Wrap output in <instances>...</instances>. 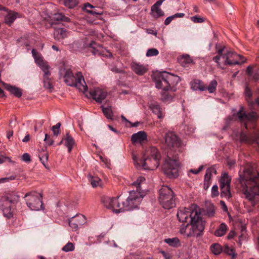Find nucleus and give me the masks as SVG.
Returning a JSON list of instances; mask_svg holds the SVG:
<instances>
[{
	"label": "nucleus",
	"instance_id": "423d86ee",
	"mask_svg": "<svg viewBox=\"0 0 259 259\" xmlns=\"http://www.w3.org/2000/svg\"><path fill=\"white\" fill-rule=\"evenodd\" d=\"M159 201L165 209H170L176 206L173 191L167 186H162L159 190Z\"/></svg>",
	"mask_w": 259,
	"mask_h": 259
},
{
	"label": "nucleus",
	"instance_id": "052dcab7",
	"mask_svg": "<svg viewBox=\"0 0 259 259\" xmlns=\"http://www.w3.org/2000/svg\"><path fill=\"white\" fill-rule=\"evenodd\" d=\"M203 168V165H200L198 169H190V172L194 174H198L199 172H200Z\"/></svg>",
	"mask_w": 259,
	"mask_h": 259
},
{
	"label": "nucleus",
	"instance_id": "4468645a",
	"mask_svg": "<svg viewBox=\"0 0 259 259\" xmlns=\"http://www.w3.org/2000/svg\"><path fill=\"white\" fill-rule=\"evenodd\" d=\"M90 94L91 96L98 103H101L107 96L106 92L99 88H95L90 91Z\"/></svg>",
	"mask_w": 259,
	"mask_h": 259
},
{
	"label": "nucleus",
	"instance_id": "de8ad7c7",
	"mask_svg": "<svg viewBox=\"0 0 259 259\" xmlns=\"http://www.w3.org/2000/svg\"><path fill=\"white\" fill-rule=\"evenodd\" d=\"M78 0H64V4L66 7L71 9L75 7L78 4Z\"/></svg>",
	"mask_w": 259,
	"mask_h": 259
},
{
	"label": "nucleus",
	"instance_id": "2f4dec72",
	"mask_svg": "<svg viewBox=\"0 0 259 259\" xmlns=\"http://www.w3.org/2000/svg\"><path fill=\"white\" fill-rule=\"evenodd\" d=\"M221 195L222 197L229 199L231 197L230 186H220Z\"/></svg>",
	"mask_w": 259,
	"mask_h": 259
},
{
	"label": "nucleus",
	"instance_id": "4d7b16f0",
	"mask_svg": "<svg viewBox=\"0 0 259 259\" xmlns=\"http://www.w3.org/2000/svg\"><path fill=\"white\" fill-rule=\"evenodd\" d=\"M191 20L194 23H202L204 21L203 18L198 16H195L191 17Z\"/></svg>",
	"mask_w": 259,
	"mask_h": 259
},
{
	"label": "nucleus",
	"instance_id": "bf43d9fd",
	"mask_svg": "<svg viewBox=\"0 0 259 259\" xmlns=\"http://www.w3.org/2000/svg\"><path fill=\"white\" fill-rule=\"evenodd\" d=\"M22 160L26 162H30L31 161L30 155L27 153L23 154L22 156Z\"/></svg>",
	"mask_w": 259,
	"mask_h": 259
},
{
	"label": "nucleus",
	"instance_id": "4be33fe9",
	"mask_svg": "<svg viewBox=\"0 0 259 259\" xmlns=\"http://www.w3.org/2000/svg\"><path fill=\"white\" fill-rule=\"evenodd\" d=\"M14 205L6 204L5 202H3L2 204V211L4 215L8 219H11L13 217L14 213Z\"/></svg>",
	"mask_w": 259,
	"mask_h": 259
},
{
	"label": "nucleus",
	"instance_id": "f704fd0d",
	"mask_svg": "<svg viewBox=\"0 0 259 259\" xmlns=\"http://www.w3.org/2000/svg\"><path fill=\"white\" fill-rule=\"evenodd\" d=\"M31 52L32 56L34 59L35 62L38 66H39L40 64L41 65L42 64L46 62L43 60L41 55L39 53H38L35 49H33Z\"/></svg>",
	"mask_w": 259,
	"mask_h": 259
},
{
	"label": "nucleus",
	"instance_id": "864d4df0",
	"mask_svg": "<svg viewBox=\"0 0 259 259\" xmlns=\"http://www.w3.org/2000/svg\"><path fill=\"white\" fill-rule=\"evenodd\" d=\"M245 98L246 101L249 103L250 98L252 96V93L251 90L247 87H246L245 90Z\"/></svg>",
	"mask_w": 259,
	"mask_h": 259
},
{
	"label": "nucleus",
	"instance_id": "6ab92c4d",
	"mask_svg": "<svg viewBox=\"0 0 259 259\" xmlns=\"http://www.w3.org/2000/svg\"><path fill=\"white\" fill-rule=\"evenodd\" d=\"M64 143L65 146L67 148L68 151L70 153L73 147L75 145V141L72 137L67 133L66 135L62 138L61 141L59 143L60 145L61 143Z\"/></svg>",
	"mask_w": 259,
	"mask_h": 259
},
{
	"label": "nucleus",
	"instance_id": "13d9d810",
	"mask_svg": "<svg viewBox=\"0 0 259 259\" xmlns=\"http://www.w3.org/2000/svg\"><path fill=\"white\" fill-rule=\"evenodd\" d=\"M44 141L46 142L49 146L53 145L54 143V140L51 139L50 136L47 134H45Z\"/></svg>",
	"mask_w": 259,
	"mask_h": 259
},
{
	"label": "nucleus",
	"instance_id": "c03bdc74",
	"mask_svg": "<svg viewBox=\"0 0 259 259\" xmlns=\"http://www.w3.org/2000/svg\"><path fill=\"white\" fill-rule=\"evenodd\" d=\"M246 71L249 76L252 78L254 80L259 79V73H254L252 72V68L251 66H248L247 68Z\"/></svg>",
	"mask_w": 259,
	"mask_h": 259
},
{
	"label": "nucleus",
	"instance_id": "412c9836",
	"mask_svg": "<svg viewBox=\"0 0 259 259\" xmlns=\"http://www.w3.org/2000/svg\"><path fill=\"white\" fill-rule=\"evenodd\" d=\"M191 88L193 91H204L206 90V87L203 82L197 79H193L190 82Z\"/></svg>",
	"mask_w": 259,
	"mask_h": 259
},
{
	"label": "nucleus",
	"instance_id": "a18cd8bd",
	"mask_svg": "<svg viewBox=\"0 0 259 259\" xmlns=\"http://www.w3.org/2000/svg\"><path fill=\"white\" fill-rule=\"evenodd\" d=\"M164 241L172 247H176L178 244V238L176 237L165 239Z\"/></svg>",
	"mask_w": 259,
	"mask_h": 259
},
{
	"label": "nucleus",
	"instance_id": "72a5a7b5",
	"mask_svg": "<svg viewBox=\"0 0 259 259\" xmlns=\"http://www.w3.org/2000/svg\"><path fill=\"white\" fill-rule=\"evenodd\" d=\"M227 230V226L224 223H222L215 230L214 234L216 236L221 237L225 234Z\"/></svg>",
	"mask_w": 259,
	"mask_h": 259
},
{
	"label": "nucleus",
	"instance_id": "2eb2a0df",
	"mask_svg": "<svg viewBox=\"0 0 259 259\" xmlns=\"http://www.w3.org/2000/svg\"><path fill=\"white\" fill-rule=\"evenodd\" d=\"M165 144L169 148L174 147L177 144L178 137L175 133L168 131L164 137Z\"/></svg>",
	"mask_w": 259,
	"mask_h": 259
},
{
	"label": "nucleus",
	"instance_id": "e2e57ef3",
	"mask_svg": "<svg viewBox=\"0 0 259 259\" xmlns=\"http://www.w3.org/2000/svg\"><path fill=\"white\" fill-rule=\"evenodd\" d=\"M210 185V181H204L203 188L206 190H207Z\"/></svg>",
	"mask_w": 259,
	"mask_h": 259
},
{
	"label": "nucleus",
	"instance_id": "49530a36",
	"mask_svg": "<svg viewBox=\"0 0 259 259\" xmlns=\"http://www.w3.org/2000/svg\"><path fill=\"white\" fill-rule=\"evenodd\" d=\"M223 251H224V252L226 254L231 255L232 258H234L235 256L234 249L233 248L229 247L228 245H225L224 246Z\"/></svg>",
	"mask_w": 259,
	"mask_h": 259
},
{
	"label": "nucleus",
	"instance_id": "7ed1b4c3",
	"mask_svg": "<svg viewBox=\"0 0 259 259\" xmlns=\"http://www.w3.org/2000/svg\"><path fill=\"white\" fill-rule=\"evenodd\" d=\"M145 181V179L144 177H140L132 184L136 190L130 191V195L125 202H122L123 211L131 210L138 207L144 197L141 185Z\"/></svg>",
	"mask_w": 259,
	"mask_h": 259
},
{
	"label": "nucleus",
	"instance_id": "ea45409f",
	"mask_svg": "<svg viewBox=\"0 0 259 259\" xmlns=\"http://www.w3.org/2000/svg\"><path fill=\"white\" fill-rule=\"evenodd\" d=\"M210 249L212 252L215 255L219 254L223 251L222 247L218 243H214L211 245Z\"/></svg>",
	"mask_w": 259,
	"mask_h": 259
},
{
	"label": "nucleus",
	"instance_id": "6e6d98bb",
	"mask_svg": "<svg viewBox=\"0 0 259 259\" xmlns=\"http://www.w3.org/2000/svg\"><path fill=\"white\" fill-rule=\"evenodd\" d=\"M177 17H178V13H176L175 15L167 17L164 21V24L165 25H168L173 19Z\"/></svg>",
	"mask_w": 259,
	"mask_h": 259
},
{
	"label": "nucleus",
	"instance_id": "0e129e2a",
	"mask_svg": "<svg viewBox=\"0 0 259 259\" xmlns=\"http://www.w3.org/2000/svg\"><path fill=\"white\" fill-rule=\"evenodd\" d=\"M246 238V236L244 234H242L239 236V243L240 245L241 244V242Z\"/></svg>",
	"mask_w": 259,
	"mask_h": 259
},
{
	"label": "nucleus",
	"instance_id": "79ce46f5",
	"mask_svg": "<svg viewBox=\"0 0 259 259\" xmlns=\"http://www.w3.org/2000/svg\"><path fill=\"white\" fill-rule=\"evenodd\" d=\"M44 86L46 89L52 91L53 89V85L50 77L44 78Z\"/></svg>",
	"mask_w": 259,
	"mask_h": 259
},
{
	"label": "nucleus",
	"instance_id": "dca6fc26",
	"mask_svg": "<svg viewBox=\"0 0 259 259\" xmlns=\"http://www.w3.org/2000/svg\"><path fill=\"white\" fill-rule=\"evenodd\" d=\"M144 157L152 158L160 160L161 158V155L158 150L155 147L151 146L148 148L144 154Z\"/></svg>",
	"mask_w": 259,
	"mask_h": 259
},
{
	"label": "nucleus",
	"instance_id": "5fc2aeb1",
	"mask_svg": "<svg viewBox=\"0 0 259 259\" xmlns=\"http://www.w3.org/2000/svg\"><path fill=\"white\" fill-rule=\"evenodd\" d=\"M219 194L218 187L217 185H214L211 188V197L214 198L218 196Z\"/></svg>",
	"mask_w": 259,
	"mask_h": 259
},
{
	"label": "nucleus",
	"instance_id": "a211bd4d",
	"mask_svg": "<svg viewBox=\"0 0 259 259\" xmlns=\"http://www.w3.org/2000/svg\"><path fill=\"white\" fill-rule=\"evenodd\" d=\"M19 196L16 192H9L6 193L4 197L6 204H14L19 200Z\"/></svg>",
	"mask_w": 259,
	"mask_h": 259
},
{
	"label": "nucleus",
	"instance_id": "f257e3e1",
	"mask_svg": "<svg viewBox=\"0 0 259 259\" xmlns=\"http://www.w3.org/2000/svg\"><path fill=\"white\" fill-rule=\"evenodd\" d=\"M179 222H182L179 233L187 237L198 236L204 229L201 214L197 210L191 212L189 208L179 212Z\"/></svg>",
	"mask_w": 259,
	"mask_h": 259
},
{
	"label": "nucleus",
	"instance_id": "c756f323",
	"mask_svg": "<svg viewBox=\"0 0 259 259\" xmlns=\"http://www.w3.org/2000/svg\"><path fill=\"white\" fill-rule=\"evenodd\" d=\"M18 14L13 11H10L6 16L5 18V22L9 25L11 24L16 18L18 17Z\"/></svg>",
	"mask_w": 259,
	"mask_h": 259
},
{
	"label": "nucleus",
	"instance_id": "473e14b6",
	"mask_svg": "<svg viewBox=\"0 0 259 259\" xmlns=\"http://www.w3.org/2000/svg\"><path fill=\"white\" fill-rule=\"evenodd\" d=\"M231 179L227 173L223 174L220 180V186H230Z\"/></svg>",
	"mask_w": 259,
	"mask_h": 259
},
{
	"label": "nucleus",
	"instance_id": "338daca9",
	"mask_svg": "<svg viewBox=\"0 0 259 259\" xmlns=\"http://www.w3.org/2000/svg\"><path fill=\"white\" fill-rule=\"evenodd\" d=\"M234 236H235V232L234 231H231L229 234V235L228 236V238L229 239H231V238H233Z\"/></svg>",
	"mask_w": 259,
	"mask_h": 259
},
{
	"label": "nucleus",
	"instance_id": "774afa93",
	"mask_svg": "<svg viewBox=\"0 0 259 259\" xmlns=\"http://www.w3.org/2000/svg\"><path fill=\"white\" fill-rule=\"evenodd\" d=\"M29 140V135H27L26 136H25V137L23 138V139L22 140V141L23 142H28V141Z\"/></svg>",
	"mask_w": 259,
	"mask_h": 259
},
{
	"label": "nucleus",
	"instance_id": "f3484780",
	"mask_svg": "<svg viewBox=\"0 0 259 259\" xmlns=\"http://www.w3.org/2000/svg\"><path fill=\"white\" fill-rule=\"evenodd\" d=\"M147 135L144 131H140L134 134L131 137V141L133 143L142 144L147 141Z\"/></svg>",
	"mask_w": 259,
	"mask_h": 259
},
{
	"label": "nucleus",
	"instance_id": "6e6552de",
	"mask_svg": "<svg viewBox=\"0 0 259 259\" xmlns=\"http://www.w3.org/2000/svg\"><path fill=\"white\" fill-rule=\"evenodd\" d=\"M233 116L237 118V119L243 124L245 128H248L249 123H253L257 119L258 116L256 112H250L248 113H246L244 111V108L243 106H240V109L236 114H234Z\"/></svg>",
	"mask_w": 259,
	"mask_h": 259
},
{
	"label": "nucleus",
	"instance_id": "9d476101",
	"mask_svg": "<svg viewBox=\"0 0 259 259\" xmlns=\"http://www.w3.org/2000/svg\"><path fill=\"white\" fill-rule=\"evenodd\" d=\"M135 165L137 168H142L145 170H153L159 165L160 160L143 156V159H138L136 156L133 155Z\"/></svg>",
	"mask_w": 259,
	"mask_h": 259
},
{
	"label": "nucleus",
	"instance_id": "69168bd1",
	"mask_svg": "<svg viewBox=\"0 0 259 259\" xmlns=\"http://www.w3.org/2000/svg\"><path fill=\"white\" fill-rule=\"evenodd\" d=\"M13 131H9L7 132V138L9 140L11 139V138L13 136Z\"/></svg>",
	"mask_w": 259,
	"mask_h": 259
},
{
	"label": "nucleus",
	"instance_id": "09e8293b",
	"mask_svg": "<svg viewBox=\"0 0 259 259\" xmlns=\"http://www.w3.org/2000/svg\"><path fill=\"white\" fill-rule=\"evenodd\" d=\"M94 6L89 3H86L84 4V10L88 13L92 15L99 14L100 15L101 13L97 12L93 10H90V9L94 8Z\"/></svg>",
	"mask_w": 259,
	"mask_h": 259
},
{
	"label": "nucleus",
	"instance_id": "0eeeda50",
	"mask_svg": "<svg viewBox=\"0 0 259 259\" xmlns=\"http://www.w3.org/2000/svg\"><path fill=\"white\" fill-rule=\"evenodd\" d=\"M152 77L155 83L156 87L164 91L168 90L174 78L172 74L165 71L155 73Z\"/></svg>",
	"mask_w": 259,
	"mask_h": 259
},
{
	"label": "nucleus",
	"instance_id": "a19ab883",
	"mask_svg": "<svg viewBox=\"0 0 259 259\" xmlns=\"http://www.w3.org/2000/svg\"><path fill=\"white\" fill-rule=\"evenodd\" d=\"M53 19L57 21H61L64 22H69V18L65 16L62 13H55L54 15Z\"/></svg>",
	"mask_w": 259,
	"mask_h": 259
},
{
	"label": "nucleus",
	"instance_id": "e433bc0d",
	"mask_svg": "<svg viewBox=\"0 0 259 259\" xmlns=\"http://www.w3.org/2000/svg\"><path fill=\"white\" fill-rule=\"evenodd\" d=\"M39 67L41 68L42 71L44 72V75L43 77H50L51 75V72L50 71V66L48 65L47 62H45L41 65L40 64L39 66Z\"/></svg>",
	"mask_w": 259,
	"mask_h": 259
},
{
	"label": "nucleus",
	"instance_id": "4c0bfd02",
	"mask_svg": "<svg viewBox=\"0 0 259 259\" xmlns=\"http://www.w3.org/2000/svg\"><path fill=\"white\" fill-rule=\"evenodd\" d=\"M217 174V170L213 167H210L207 169L204 176V181H210L212 174Z\"/></svg>",
	"mask_w": 259,
	"mask_h": 259
},
{
	"label": "nucleus",
	"instance_id": "20e7f679",
	"mask_svg": "<svg viewBox=\"0 0 259 259\" xmlns=\"http://www.w3.org/2000/svg\"><path fill=\"white\" fill-rule=\"evenodd\" d=\"M61 77L64 78V82L69 86H74L80 91L85 92L88 90L84 77L80 72L74 75L70 69H62L60 70Z\"/></svg>",
	"mask_w": 259,
	"mask_h": 259
},
{
	"label": "nucleus",
	"instance_id": "1a4fd4ad",
	"mask_svg": "<svg viewBox=\"0 0 259 259\" xmlns=\"http://www.w3.org/2000/svg\"><path fill=\"white\" fill-rule=\"evenodd\" d=\"M24 197H28L26 199V204L31 210H39L44 209L42 202V196L41 194L35 192L27 193Z\"/></svg>",
	"mask_w": 259,
	"mask_h": 259
},
{
	"label": "nucleus",
	"instance_id": "c9c22d12",
	"mask_svg": "<svg viewBox=\"0 0 259 259\" xmlns=\"http://www.w3.org/2000/svg\"><path fill=\"white\" fill-rule=\"evenodd\" d=\"M215 214V209L214 205L211 203H209L207 205L204 214L209 218L212 217Z\"/></svg>",
	"mask_w": 259,
	"mask_h": 259
},
{
	"label": "nucleus",
	"instance_id": "603ef678",
	"mask_svg": "<svg viewBox=\"0 0 259 259\" xmlns=\"http://www.w3.org/2000/svg\"><path fill=\"white\" fill-rule=\"evenodd\" d=\"M61 123L60 122L57 123L56 125H53L52 127V130L55 136H58L60 134V127Z\"/></svg>",
	"mask_w": 259,
	"mask_h": 259
},
{
	"label": "nucleus",
	"instance_id": "9b49d317",
	"mask_svg": "<svg viewBox=\"0 0 259 259\" xmlns=\"http://www.w3.org/2000/svg\"><path fill=\"white\" fill-rule=\"evenodd\" d=\"M164 172L169 178H176L178 176V162L177 157H168L163 166Z\"/></svg>",
	"mask_w": 259,
	"mask_h": 259
},
{
	"label": "nucleus",
	"instance_id": "a878e982",
	"mask_svg": "<svg viewBox=\"0 0 259 259\" xmlns=\"http://www.w3.org/2000/svg\"><path fill=\"white\" fill-rule=\"evenodd\" d=\"M4 84L6 89L16 97L20 98L22 96V91L19 88L7 84Z\"/></svg>",
	"mask_w": 259,
	"mask_h": 259
},
{
	"label": "nucleus",
	"instance_id": "f8f14e48",
	"mask_svg": "<svg viewBox=\"0 0 259 259\" xmlns=\"http://www.w3.org/2000/svg\"><path fill=\"white\" fill-rule=\"evenodd\" d=\"M118 197H110L104 196L102 198V202L107 208L111 209L115 213L123 212L122 205H121L118 200Z\"/></svg>",
	"mask_w": 259,
	"mask_h": 259
},
{
	"label": "nucleus",
	"instance_id": "b1692460",
	"mask_svg": "<svg viewBox=\"0 0 259 259\" xmlns=\"http://www.w3.org/2000/svg\"><path fill=\"white\" fill-rule=\"evenodd\" d=\"M153 113L156 114L158 118L161 119L163 118V111L162 109L159 105L156 103L154 102L151 103L149 106Z\"/></svg>",
	"mask_w": 259,
	"mask_h": 259
},
{
	"label": "nucleus",
	"instance_id": "58836bf2",
	"mask_svg": "<svg viewBox=\"0 0 259 259\" xmlns=\"http://www.w3.org/2000/svg\"><path fill=\"white\" fill-rule=\"evenodd\" d=\"M102 111L106 116V117L109 119H112L113 112L111 106L107 107H104L102 106Z\"/></svg>",
	"mask_w": 259,
	"mask_h": 259
},
{
	"label": "nucleus",
	"instance_id": "3c124183",
	"mask_svg": "<svg viewBox=\"0 0 259 259\" xmlns=\"http://www.w3.org/2000/svg\"><path fill=\"white\" fill-rule=\"evenodd\" d=\"M74 249V246L72 243H67L62 248V250L65 252L73 251Z\"/></svg>",
	"mask_w": 259,
	"mask_h": 259
},
{
	"label": "nucleus",
	"instance_id": "aec40b11",
	"mask_svg": "<svg viewBox=\"0 0 259 259\" xmlns=\"http://www.w3.org/2000/svg\"><path fill=\"white\" fill-rule=\"evenodd\" d=\"M163 0H159L151 7V13L153 17L158 18L164 15L163 12L160 8Z\"/></svg>",
	"mask_w": 259,
	"mask_h": 259
},
{
	"label": "nucleus",
	"instance_id": "f03ea898",
	"mask_svg": "<svg viewBox=\"0 0 259 259\" xmlns=\"http://www.w3.org/2000/svg\"><path fill=\"white\" fill-rule=\"evenodd\" d=\"M238 180L245 198L254 205L255 196L259 195V172L252 166L244 168Z\"/></svg>",
	"mask_w": 259,
	"mask_h": 259
},
{
	"label": "nucleus",
	"instance_id": "7c9ffc66",
	"mask_svg": "<svg viewBox=\"0 0 259 259\" xmlns=\"http://www.w3.org/2000/svg\"><path fill=\"white\" fill-rule=\"evenodd\" d=\"M88 178L92 187H96L102 186L101 180L98 177L92 176L91 175H89L88 176Z\"/></svg>",
	"mask_w": 259,
	"mask_h": 259
},
{
	"label": "nucleus",
	"instance_id": "39448f33",
	"mask_svg": "<svg viewBox=\"0 0 259 259\" xmlns=\"http://www.w3.org/2000/svg\"><path fill=\"white\" fill-rule=\"evenodd\" d=\"M217 53L218 55L213 58V60L219 67H221L220 60H222L225 65H228L241 64L245 62V59L242 56L229 51L225 47L218 49Z\"/></svg>",
	"mask_w": 259,
	"mask_h": 259
},
{
	"label": "nucleus",
	"instance_id": "8fccbe9b",
	"mask_svg": "<svg viewBox=\"0 0 259 259\" xmlns=\"http://www.w3.org/2000/svg\"><path fill=\"white\" fill-rule=\"evenodd\" d=\"M159 54L158 50L155 48L149 49L146 52L147 57H152L157 56Z\"/></svg>",
	"mask_w": 259,
	"mask_h": 259
},
{
	"label": "nucleus",
	"instance_id": "cd10ccee",
	"mask_svg": "<svg viewBox=\"0 0 259 259\" xmlns=\"http://www.w3.org/2000/svg\"><path fill=\"white\" fill-rule=\"evenodd\" d=\"M181 65L184 67H187L193 64V60L188 55H182L179 58Z\"/></svg>",
	"mask_w": 259,
	"mask_h": 259
},
{
	"label": "nucleus",
	"instance_id": "bb28decb",
	"mask_svg": "<svg viewBox=\"0 0 259 259\" xmlns=\"http://www.w3.org/2000/svg\"><path fill=\"white\" fill-rule=\"evenodd\" d=\"M69 34V32L64 28H60L56 30L54 32V36L56 39L60 40L63 39Z\"/></svg>",
	"mask_w": 259,
	"mask_h": 259
},
{
	"label": "nucleus",
	"instance_id": "c85d7f7f",
	"mask_svg": "<svg viewBox=\"0 0 259 259\" xmlns=\"http://www.w3.org/2000/svg\"><path fill=\"white\" fill-rule=\"evenodd\" d=\"M240 141L248 144H252L256 142V139L252 137L250 135L241 133L240 136Z\"/></svg>",
	"mask_w": 259,
	"mask_h": 259
},
{
	"label": "nucleus",
	"instance_id": "393cba45",
	"mask_svg": "<svg viewBox=\"0 0 259 259\" xmlns=\"http://www.w3.org/2000/svg\"><path fill=\"white\" fill-rule=\"evenodd\" d=\"M38 157L42 164L44 166L49 169V167L47 165V162L49 158V153L45 149H42L39 151L38 154Z\"/></svg>",
	"mask_w": 259,
	"mask_h": 259
},
{
	"label": "nucleus",
	"instance_id": "37998d69",
	"mask_svg": "<svg viewBox=\"0 0 259 259\" xmlns=\"http://www.w3.org/2000/svg\"><path fill=\"white\" fill-rule=\"evenodd\" d=\"M217 85V81L213 79L210 81L208 87H206V90H207L209 93H213L216 91Z\"/></svg>",
	"mask_w": 259,
	"mask_h": 259
},
{
	"label": "nucleus",
	"instance_id": "680f3d73",
	"mask_svg": "<svg viewBox=\"0 0 259 259\" xmlns=\"http://www.w3.org/2000/svg\"><path fill=\"white\" fill-rule=\"evenodd\" d=\"M7 160L10 161V159L8 157H5L4 156H0V164L4 163Z\"/></svg>",
	"mask_w": 259,
	"mask_h": 259
},
{
	"label": "nucleus",
	"instance_id": "ddd939ff",
	"mask_svg": "<svg viewBox=\"0 0 259 259\" xmlns=\"http://www.w3.org/2000/svg\"><path fill=\"white\" fill-rule=\"evenodd\" d=\"M85 223V217L81 214H78L74 217H72L69 221L70 227L74 230H77L81 226Z\"/></svg>",
	"mask_w": 259,
	"mask_h": 259
},
{
	"label": "nucleus",
	"instance_id": "5701e85b",
	"mask_svg": "<svg viewBox=\"0 0 259 259\" xmlns=\"http://www.w3.org/2000/svg\"><path fill=\"white\" fill-rule=\"evenodd\" d=\"M132 68L133 70L138 75H142L145 73L147 71V68L137 62L132 63Z\"/></svg>",
	"mask_w": 259,
	"mask_h": 259
}]
</instances>
